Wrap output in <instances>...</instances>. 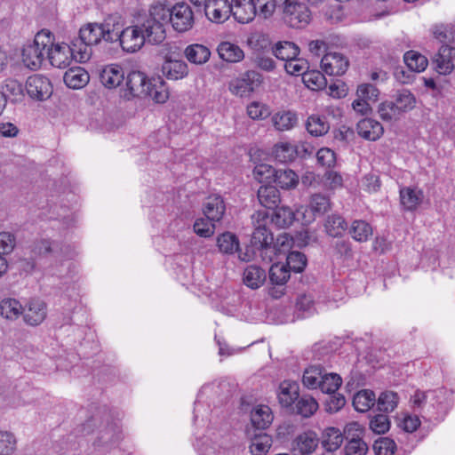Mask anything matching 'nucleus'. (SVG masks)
Returning <instances> with one entry per match:
<instances>
[{
    "label": "nucleus",
    "mask_w": 455,
    "mask_h": 455,
    "mask_svg": "<svg viewBox=\"0 0 455 455\" xmlns=\"http://www.w3.org/2000/svg\"><path fill=\"white\" fill-rule=\"evenodd\" d=\"M165 30L161 28L160 22L153 17L151 11L141 16L138 23L123 29L118 40L122 49L127 52H135L146 42L159 44L165 39Z\"/></svg>",
    "instance_id": "1"
},
{
    "label": "nucleus",
    "mask_w": 455,
    "mask_h": 455,
    "mask_svg": "<svg viewBox=\"0 0 455 455\" xmlns=\"http://www.w3.org/2000/svg\"><path fill=\"white\" fill-rule=\"evenodd\" d=\"M152 15L165 30V26L171 22L172 28L178 32L189 30L194 24V14L191 8L184 4H177L172 10L163 4H157L150 7Z\"/></svg>",
    "instance_id": "2"
},
{
    "label": "nucleus",
    "mask_w": 455,
    "mask_h": 455,
    "mask_svg": "<svg viewBox=\"0 0 455 455\" xmlns=\"http://www.w3.org/2000/svg\"><path fill=\"white\" fill-rule=\"evenodd\" d=\"M102 85H156L155 77L148 78L140 70L126 71L119 65L106 66L100 73Z\"/></svg>",
    "instance_id": "3"
},
{
    "label": "nucleus",
    "mask_w": 455,
    "mask_h": 455,
    "mask_svg": "<svg viewBox=\"0 0 455 455\" xmlns=\"http://www.w3.org/2000/svg\"><path fill=\"white\" fill-rule=\"evenodd\" d=\"M47 47L46 60L52 66L59 68H67L73 59L85 62L90 59L91 53L77 47L76 42L68 44L66 43H54L53 35L51 33V44Z\"/></svg>",
    "instance_id": "4"
},
{
    "label": "nucleus",
    "mask_w": 455,
    "mask_h": 455,
    "mask_svg": "<svg viewBox=\"0 0 455 455\" xmlns=\"http://www.w3.org/2000/svg\"><path fill=\"white\" fill-rule=\"evenodd\" d=\"M51 44V32L41 30L38 32L33 43L24 46L22 50V60L24 64L31 68H39L46 60L47 47Z\"/></svg>",
    "instance_id": "5"
},
{
    "label": "nucleus",
    "mask_w": 455,
    "mask_h": 455,
    "mask_svg": "<svg viewBox=\"0 0 455 455\" xmlns=\"http://www.w3.org/2000/svg\"><path fill=\"white\" fill-rule=\"evenodd\" d=\"M416 98L406 89L398 92L395 101H385L379 106L378 112L383 121L391 122L400 118L403 113L415 108Z\"/></svg>",
    "instance_id": "6"
},
{
    "label": "nucleus",
    "mask_w": 455,
    "mask_h": 455,
    "mask_svg": "<svg viewBox=\"0 0 455 455\" xmlns=\"http://www.w3.org/2000/svg\"><path fill=\"white\" fill-rule=\"evenodd\" d=\"M283 19L293 28H303L311 20V12L308 7L299 0H281Z\"/></svg>",
    "instance_id": "7"
},
{
    "label": "nucleus",
    "mask_w": 455,
    "mask_h": 455,
    "mask_svg": "<svg viewBox=\"0 0 455 455\" xmlns=\"http://www.w3.org/2000/svg\"><path fill=\"white\" fill-rule=\"evenodd\" d=\"M30 248L31 252L36 256H52L55 259H69L74 254L69 245L49 239L36 240Z\"/></svg>",
    "instance_id": "8"
},
{
    "label": "nucleus",
    "mask_w": 455,
    "mask_h": 455,
    "mask_svg": "<svg viewBox=\"0 0 455 455\" xmlns=\"http://www.w3.org/2000/svg\"><path fill=\"white\" fill-rule=\"evenodd\" d=\"M268 218L266 211L257 212L252 216L253 223H257L251 235V244L258 250L270 249L274 244V237L272 233L267 228L265 220Z\"/></svg>",
    "instance_id": "9"
},
{
    "label": "nucleus",
    "mask_w": 455,
    "mask_h": 455,
    "mask_svg": "<svg viewBox=\"0 0 455 455\" xmlns=\"http://www.w3.org/2000/svg\"><path fill=\"white\" fill-rule=\"evenodd\" d=\"M403 60L409 68L408 75L406 76V72L404 70H397L395 72V76L398 81L403 84L413 83L416 76L411 73H419L425 70L427 66V60L425 56L414 51L407 52L403 56Z\"/></svg>",
    "instance_id": "10"
},
{
    "label": "nucleus",
    "mask_w": 455,
    "mask_h": 455,
    "mask_svg": "<svg viewBox=\"0 0 455 455\" xmlns=\"http://www.w3.org/2000/svg\"><path fill=\"white\" fill-rule=\"evenodd\" d=\"M349 67L346 56L339 52H328L321 60V68L328 76H342Z\"/></svg>",
    "instance_id": "11"
},
{
    "label": "nucleus",
    "mask_w": 455,
    "mask_h": 455,
    "mask_svg": "<svg viewBox=\"0 0 455 455\" xmlns=\"http://www.w3.org/2000/svg\"><path fill=\"white\" fill-rule=\"evenodd\" d=\"M101 40L105 41L104 28L101 24L89 23L79 30V37L73 42H76L77 47L85 48L88 52V46L96 45Z\"/></svg>",
    "instance_id": "12"
},
{
    "label": "nucleus",
    "mask_w": 455,
    "mask_h": 455,
    "mask_svg": "<svg viewBox=\"0 0 455 455\" xmlns=\"http://www.w3.org/2000/svg\"><path fill=\"white\" fill-rule=\"evenodd\" d=\"M455 48L442 45L432 60V66L438 75H449L454 68Z\"/></svg>",
    "instance_id": "13"
},
{
    "label": "nucleus",
    "mask_w": 455,
    "mask_h": 455,
    "mask_svg": "<svg viewBox=\"0 0 455 455\" xmlns=\"http://www.w3.org/2000/svg\"><path fill=\"white\" fill-rule=\"evenodd\" d=\"M206 17L215 23H223L230 16L231 4L228 0H208L204 4Z\"/></svg>",
    "instance_id": "14"
},
{
    "label": "nucleus",
    "mask_w": 455,
    "mask_h": 455,
    "mask_svg": "<svg viewBox=\"0 0 455 455\" xmlns=\"http://www.w3.org/2000/svg\"><path fill=\"white\" fill-rule=\"evenodd\" d=\"M121 437L122 433L118 425L110 423L100 431L93 445L98 450L108 451L119 443Z\"/></svg>",
    "instance_id": "15"
},
{
    "label": "nucleus",
    "mask_w": 455,
    "mask_h": 455,
    "mask_svg": "<svg viewBox=\"0 0 455 455\" xmlns=\"http://www.w3.org/2000/svg\"><path fill=\"white\" fill-rule=\"evenodd\" d=\"M24 321L31 325H39L46 317V304L38 299H31L25 308L22 307Z\"/></svg>",
    "instance_id": "16"
},
{
    "label": "nucleus",
    "mask_w": 455,
    "mask_h": 455,
    "mask_svg": "<svg viewBox=\"0 0 455 455\" xmlns=\"http://www.w3.org/2000/svg\"><path fill=\"white\" fill-rule=\"evenodd\" d=\"M203 212L212 222H220L226 212L224 199L219 195L209 196L203 204Z\"/></svg>",
    "instance_id": "17"
},
{
    "label": "nucleus",
    "mask_w": 455,
    "mask_h": 455,
    "mask_svg": "<svg viewBox=\"0 0 455 455\" xmlns=\"http://www.w3.org/2000/svg\"><path fill=\"white\" fill-rule=\"evenodd\" d=\"M231 6V14L239 23H250L256 17L255 7L251 0H232Z\"/></svg>",
    "instance_id": "18"
},
{
    "label": "nucleus",
    "mask_w": 455,
    "mask_h": 455,
    "mask_svg": "<svg viewBox=\"0 0 455 455\" xmlns=\"http://www.w3.org/2000/svg\"><path fill=\"white\" fill-rule=\"evenodd\" d=\"M356 130L362 138L372 141L378 140L384 132L381 124L371 118H364L359 121Z\"/></svg>",
    "instance_id": "19"
},
{
    "label": "nucleus",
    "mask_w": 455,
    "mask_h": 455,
    "mask_svg": "<svg viewBox=\"0 0 455 455\" xmlns=\"http://www.w3.org/2000/svg\"><path fill=\"white\" fill-rule=\"evenodd\" d=\"M343 443L341 431L337 427H327L323 431L321 443L324 450L331 455L337 451Z\"/></svg>",
    "instance_id": "20"
},
{
    "label": "nucleus",
    "mask_w": 455,
    "mask_h": 455,
    "mask_svg": "<svg viewBox=\"0 0 455 455\" xmlns=\"http://www.w3.org/2000/svg\"><path fill=\"white\" fill-rule=\"evenodd\" d=\"M293 443L294 450H298L301 455H307L315 451L319 439L315 432L307 431L299 435Z\"/></svg>",
    "instance_id": "21"
},
{
    "label": "nucleus",
    "mask_w": 455,
    "mask_h": 455,
    "mask_svg": "<svg viewBox=\"0 0 455 455\" xmlns=\"http://www.w3.org/2000/svg\"><path fill=\"white\" fill-rule=\"evenodd\" d=\"M257 197L263 207L270 210L276 208L281 201L280 192L275 186H260Z\"/></svg>",
    "instance_id": "22"
},
{
    "label": "nucleus",
    "mask_w": 455,
    "mask_h": 455,
    "mask_svg": "<svg viewBox=\"0 0 455 455\" xmlns=\"http://www.w3.org/2000/svg\"><path fill=\"white\" fill-rule=\"evenodd\" d=\"M423 191L416 188L404 187L400 189V200L402 205L407 211H413L422 202Z\"/></svg>",
    "instance_id": "23"
},
{
    "label": "nucleus",
    "mask_w": 455,
    "mask_h": 455,
    "mask_svg": "<svg viewBox=\"0 0 455 455\" xmlns=\"http://www.w3.org/2000/svg\"><path fill=\"white\" fill-rule=\"evenodd\" d=\"M273 156L282 164L292 162L299 156V147L290 142H279L273 148Z\"/></svg>",
    "instance_id": "24"
},
{
    "label": "nucleus",
    "mask_w": 455,
    "mask_h": 455,
    "mask_svg": "<svg viewBox=\"0 0 455 455\" xmlns=\"http://www.w3.org/2000/svg\"><path fill=\"white\" fill-rule=\"evenodd\" d=\"M266 278V271L256 265H250L243 271L244 284L253 290L263 285Z\"/></svg>",
    "instance_id": "25"
},
{
    "label": "nucleus",
    "mask_w": 455,
    "mask_h": 455,
    "mask_svg": "<svg viewBox=\"0 0 455 455\" xmlns=\"http://www.w3.org/2000/svg\"><path fill=\"white\" fill-rule=\"evenodd\" d=\"M299 396V387L297 383L283 381L280 384L277 397L283 407L291 406V404L297 401Z\"/></svg>",
    "instance_id": "26"
},
{
    "label": "nucleus",
    "mask_w": 455,
    "mask_h": 455,
    "mask_svg": "<svg viewBox=\"0 0 455 455\" xmlns=\"http://www.w3.org/2000/svg\"><path fill=\"white\" fill-rule=\"evenodd\" d=\"M273 419L272 411L267 405H259L251 413V424L258 429H266L268 427Z\"/></svg>",
    "instance_id": "27"
},
{
    "label": "nucleus",
    "mask_w": 455,
    "mask_h": 455,
    "mask_svg": "<svg viewBox=\"0 0 455 455\" xmlns=\"http://www.w3.org/2000/svg\"><path fill=\"white\" fill-rule=\"evenodd\" d=\"M185 56L189 62L202 65L208 61L211 52L208 47L203 44H194L186 48Z\"/></svg>",
    "instance_id": "28"
},
{
    "label": "nucleus",
    "mask_w": 455,
    "mask_h": 455,
    "mask_svg": "<svg viewBox=\"0 0 455 455\" xmlns=\"http://www.w3.org/2000/svg\"><path fill=\"white\" fill-rule=\"evenodd\" d=\"M306 129L312 136L320 137L329 132L330 124L325 116L311 115L306 122Z\"/></svg>",
    "instance_id": "29"
},
{
    "label": "nucleus",
    "mask_w": 455,
    "mask_h": 455,
    "mask_svg": "<svg viewBox=\"0 0 455 455\" xmlns=\"http://www.w3.org/2000/svg\"><path fill=\"white\" fill-rule=\"evenodd\" d=\"M271 215V222L280 228L290 227L295 220V212L287 206L276 207Z\"/></svg>",
    "instance_id": "30"
},
{
    "label": "nucleus",
    "mask_w": 455,
    "mask_h": 455,
    "mask_svg": "<svg viewBox=\"0 0 455 455\" xmlns=\"http://www.w3.org/2000/svg\"><path fill=\"white\" fill-rule=\"evenodd\" d=\"M220 57L228 62H237L243 59V50L236 44L229 42H221L218 46Z\"/></svg>",
    "instance_id": "31"
},
{
    "label": "nucleus",
    "mask_w": 455,
    "mask_h": 455,
    "mask_svg": "<svg viewBox=\"0 0 455 455\" xmlns=\"http://www.w3.org/2000/svg\"><path fill=\"white\" fill-rule=\"evenodd\" d=\"M317 409L318 403L315 399L310 395H304L298 397L293 411L296 414L303 418H308L312 416Z\"/></svg>",
    "instance_id": "32"
},
{
    "label": "nucleus",
    "mask_w": 455,
    "mask_h": 455,
    "mask_svg": "<svg viewBox=\"0 0 455 455\" xmlns=\"http://www.w3.org/2000/svg\"><path fill=\"white\" fill-rule=\"evenodd\" d=\"M298 174L291 169H278L275 174L274 183L283 189H292L299 183Z\"/></svg>",
    "instance_id": "33"
},
{
    "label": "nucleus",
    "mask_w": 455,
    "mask_h": 455,
    "mask_svg": "<svg viewBox=\"0 0 455 455\" xmlns=\"http://www.w3.org/2000/svg\"><path fill=\"white\" fill-rule=\"evenodd\" d=\"M376 396L373 391L363 389L358 391L353 397V405L357 411L364 412L369 411L374 404Z\"/></svg>",
    "instance_id": "34"
},
{
    "label": "nucleus",
    "mask_w": 455,
    "mask_h": 455,
    "mask_svg": "<svg viewBox=\"0 0 455 455\" xmlns=\"http://www.w3.org/2000/svg\"><path fill=\"white\" fill-rule=\"evenodd\" d=\"M326 233L332 237L340 236L347 228L345 219L339 214H331L324 222Z\"/></svg>",
    "instance_id": "35"
},
{
    "label": "nucleus",
    "mask_w": 455,
    "mask_h": 455,
    "mask_svg": "<svg viewBox=\"0 0 455 455\" xmlns=\"http://www.w3.org/2000/svg\"><path fill=\"white\" fill-rule=\"evenodd\" d=\"M101 27L104 28L105 41L110 43L118 41L124 29L117 17L108 18Z\"/></svg>",
    "instance_id": "36"
},
{
    "label": "nucleus",
    "mask_w": 455,
    "mask_h": 455,
    "mask_svg": "<svg viewBox=\"0 0 455 455\" xmlns=\"http://www.w3.org/2000/svg\"><path fill=\"white\" fill-rule=\"evenodd\" d=\"M63 80L65 85H87L90 75L84 68L76 67L66 71Z\"/></svg>",
    "instance_id": "37"
},
{
    "label": "nucleus",
    "mask_w": 455,
    "mask_h": 455,
    "mask_svg": "<svg viewBox=\"0 0 455 455\" xmlns=\"http://www.w3.org/2000/svg\"><path fill=\"white\" fill-rule=\"evenodd\" d=\"M349 234L355 241L363 243L372 235V228L368 222L356 220L352 222Z\"/></svg>",
    "instance_id": "38"
},
{
    "label": "nucleus",
    "mask_w": 455,
    "mask_h": 455,
    "mask_svg": "<svg viewBox=\"0 0 455 455\" xmlns=\"http://www.w3.org/2000/svg\"><path fill=\"white\" fill-rule=\"evenodd\" d=\"M217 246L220 252L233 254L238 251L239 241L235 234L227 231L217 237Z\"/></svg>",
    "instance_id": "39"
},
{
    "label": "nucleus",
    "mask_w": 455,
    "mask_h": 455,
    "mask_svg": "<svg viewBox=\"0 0 455 455\" xmlns=\"http://www.w3.org/2000/svg\"><path fill=\"white\" fill-rule=\"evenodd\" d=\"M273 52L276 58L287 62L289 60L298 57L299 48L292 42L283 41L275 44Z\"/></svg>",
    "instance_id": "40"
},
{
    "label": "nucleus",
    "mask_w": 455,
    "mask_h": 455,
    "mask_svg": "<svg viewBox=\"0 0 455 455\" xmlns=\"http://www.w3.org/2000/svg\"><path fill=\"white\" fill-rule=\"evenodd\" d=\"M163 73L169 80H178L188 75V66L184 61H169L163 66Z\"/></svg>",
    "instance_id": "41"
},
{
    "label": "nucleus",
    "mask_w": 455,
    "mask_h": 455,
    "mask_svg": "<svg viewBox=\"0 0 455 455\" xmlns=\"http://www.w3.org/2000/svg\"><path fill=\"white\" fill-rule=\"evenodd\" d=\"M325 370L321 365H312L305 370L303 374V384L307 388L315 389L317 388L320 380L322 379Z\"/></svg>",
    "instance_id": "42"
},
{
    "label": "nucleus",
    "mask_w": 455,
    "mask_h": 455,
    "mask_svg": "<svg viewBox=\"0 0 455 455\" xmlns=\"http://www.w3.org/2000/svg\"><path fill=\"white\" fill-rule=\"evenodd\" d=\"M290 270L283 263H275L269 269V280L274 285L283 286L290 278Z\"/></svg>",
    "instance_id": "43"
},
{
    "label": "nucleus",
    "mask_w": 455,
    "mask_h": 455,
    "mask_svg": "<svg viewBox=\"0 0 455 455\" xmlns=\"http://www.w3.org/2000/svg\"><path fill=\"white\" fill-rule=\"evenodd\" d=\"M22 314V306L15 299H4L0 302V315L9 320H14Z\"/></svg>",
    "instance_id": "44"
},
{
    "label": "nucleus",
    "mask_w": 455,
    "mask_h": 455,
    "mask_svg": "<svg viewBox=\"0 0 455 455\" xmlns=\"http://www.w3.org/2000/svg\"><path fill=\"white\" fill-rule=\"evenodd\" d=\"M272 121L276 130L285 131L294 127L297 123V116L291 111L279 112L274 115Z\"/></svg>",
    "instance_id": "45"
},
{
    "label": "nucleus",
    "mask_w": 455,
    "mask_h": 455,
    "mask_svg": "<svg viewBox=\"0 0 455 455\" xmlns=\"http://www.w3.org/2000/svg\"><path fill=\"white\" fill-rule=\"evenodd\" d=\"M398 401L399 397L395 392L384 391L377 400L378 410L384 412L393 411L396 408Z\"/></svg>",
    "instance_id": "46"
},
{
    "label": "nucleus",
    "mask_w": 455,
    "mask_h": 455,
    "mask_svg": "<svg viewBox=\"0 0 455 455\" xmlns=\"http://www.w3.org/2000/svg\"><path fill=\"white\" fill-rule=\"evenodd\" d=\"M272 445V438L267 434L256 435L251 440L250 451L252 455L266 454Z\"/></svg>",
    "instance_id": "47"
},
{
    "label": "nucleus",
    "mask_w": 455,
    "mask_h": 455,
    "mask_svg": "<svg viewBox=\"0 0 455 455\" xmlns=\"http://www.w3.org/2000/svg\"><path fill=\"white\" fill-rule=\"evenodd\" d=\"M342 383V379L336 373L324 372L318 387L323 393L332 394L336 392Z\"/></svg>",
    "instance_id": "48"
},
{
    "label": "nucleus",
    "mask_w": 455,
    "mask_h": 455,
    "mask_svg": "<svg viewBox=\"0 0 455 455\" xmlns=\"http://www.w3.org/2000/svg\"><path fill=\"white\" fill-rule=\"evenodd\" d=\"M141 89V98L150 97L156 103H164L169 99L167 87H136Z\"/></svg>",
    "instance_id": "49"
},
{
    "label": "nucleus",
    "mask_w": 455,
    "mask_h": 455,
    "mask_svg": "<svg viewBox=\"0 0 455 455\" xmlns=\"http://www.w3.org/2000/svg\"><path fill=\"white\" fill-rule=\"evenodd\" d=\"M285 265L290 271L301 273L307 266V258L302 252L292 251L287 255Z\"/></svg>",
    "instance_id": "50"
},
{
    "label": "nucleus",
    "mask_w": 455,
    "mask_h": 455,
    "mask_svg": "<svg viewBox=\"0 0 455 455\" xmlns=\"http://www.w3.org/2000/svg\"><path fill=\"white\" fill-rule=\"evenodd\" d=\"M215 222H212L208 218H198L193 225L194 232L204 238L211 237L215 232Z\"/></svg>",
    "instance_id": "51"
},
{
    "label": "nucleus",
    "mask_w": 455,
    "mask_h": 455,
    "mask_svg": "<svg viewBox=\"0 0 455 455\" xmlns=\"http://www.w3.org/2000/svg\"><path fill=\"white\" fill-rule=\"evenodd\" d=\"M251 2L259 18L267 20L274 14L276 6L275 0H251Z\"/></svg>",
    "instance_id": "52"
},
{
    "label": "nucleus",
    "mask_w": 455,
    "mask_h": 455,
    "mask_svg": "<svg viewBox=\"0 0 455 455\" xmlns=\"http://www.w3.org/2000/svg\"><path fill=\"white\" fill-rule=\"evenodd\" d=\"M395 448V441L388 437H380L373 443L376 455H393Z\"/></svg>",
    "instance_id": "53"
},
{
    "label": "nucleus",
    "mask_w": 455,
    "mask_h": 455,
    "mask_svg": "<svg viewBox=\"0 0 455 455\" xmlns=\"http://www.w3.org/2000/svg\"><path fill=\"white\" fill-rule=\"evenodd\" d=\"M310 207L314 213L323 215L331 208V203L328 196L315 194L310 200Z\"/></svg>",
    "instance_id": "54"
},
{
    "label": "nucleus",
    "mask_w": 455,
    "mask_h": 455,
    "mask_svg": "<svg viewBox=\"0 0 455 455\" xmlns=\"http://www.w3.org/2000/svg\"><path fill=\"white\" fill-rule=\"evenodd\" d=\"M286 72L292 76H303L306 69L308 68V63L304 59L294 57L284 64Z\"/></svg>",
    "instance_id": "55"
},
{
    "label": "nucleus",
    "mask_w": 455,
    "mask_h": 455,
    "mask_svg": "<svg viewBox=\"0 0 455 455\" xmlns=\"http://www.w3.org/2000/svg\"><path fill=\"white\" fill-rule=\"evenodd\" d=\"M277 170L268 164H259L253 173L259 182H274Z\"/></svg>",
    "instance_id": "56"
},
{
    "label": "nucleus",
    "mask_w": 455,
    "mask_h": 455,
    "mask_svg": "<svg viewBox=\"0 0 455 455\" xmlns=\"http://www.w3.org/2000/svg\"><path fill=\"white\" fill-rule=\"evenodd\" d=\"M343 435V441H357L363 439V429L357 422H350L347 424L341 432Z\"/></svg>",
    "instance_id": "57"
},
{
    "label": "nucleus",
    "mask_w": 455,
    "mask_h": 455,
    "mask_svg": "<svg viewBox=\"0 0 455 455\" xmlns=\"http://www.w3.org/2000/svg\"><path fill=\"white\" fill-rule=\"evenodd\" d=\"M15 448L14 435L9 432H0V455H11Z\"/></svg>",
    "instance_id": "58"
},
{
    "label": "nucleus",
    "mask_w": 455,
    "mask_h": 455,
    "mask_svg": "<svg viewBox=\"0 0 455 455\" xmlns=\"http://www.w3.org/2000/svg\"><path fill=\"white\" fill-rule=\"evenodd\" d=\"M389 427L390 421L386 414H378L370 420V428L378 435L385 434Z\"/></svg>",
    "instance_id": "59"
},
{
    "label": "nucleus",
    "mask_w": 455,
    "mask_h": 455,
    "mask_svg": "<svg viewBox=\"0 0 455 455\" xmlns=\"http://www.w3.org/2000/svg\"><path fill=\"white\" fill-rule=\"evenodd\" d=\"M302 82L305 85H309V84L314 85H327V81L323 74L316 69H306L302 76Z\"/></svg>",
    "instance_id": "60"
},
{
    "label": "nucleus",
    "mask_w": 455,
    "mask_h": 455,
    "mask_svg": "<svg viewBox=\"0 0 455 455\" xmlns=\"http://www.w3.org/2000/svg\"><path fill=\"white\" fill-rule=\"evenodd\" d=\"M329 395V398L325 401V407L328 412L334 413L344 407L346 399L343 395L336 392Z\"/></svg>",
    "instance_id": "61"
},
{
    "label": "nucleus",
    "mask_w": 455,
    "mask_h": 455,
    "mask_svg": "<svg viewBox=\"0 0 455 455\" xmlns=\"http://www.w3.org/2000/svg\"><path fill=\"white\" fill-rule=\"evenodd\" d=\"M346 455H365L368 451V445L363 440L350 441L345 445Z\"/></svg>",
    "instance_id": "62"
},
{
    "label": "nucleus",
    "mask_w": 455,
    "mask_h": 455,
    "mask_svg": "<svg viewBox=\"0 0 455 455\" xmlns=\"http://www.w3.org/2000/svg\"><path fill=\"white\" fill-rule=\"evenodd\" d=\"M14 247V235L8 232L0 233V256L12 252Z\"/></svg>",
    "instance_id": "63"
},
{
    "label": "nucleus",
    "mask_w": 455,
    "mask_h": 455,
    "mask_svg": "<svg viewBox=\"0 0 455 455\" xmlns=\"http://www.w3.org/2000/svg\"><path fill=\"white\" fill-rule=\"evenodd\" d=\"M247 113L252 119H264L270 114L268 108L255 101L247 107Z\"/></svg>",
    "instance_id": "64"
}]
</instances>
